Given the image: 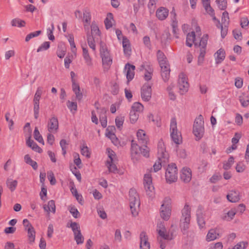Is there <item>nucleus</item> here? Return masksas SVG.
Wrapping results in <instances>:
<instances>
[{
	"instance_id": "4468645a",
	"label": "nucleus",
	"mask_w": 249,
	"mask_h": 249,
	"mask_svg": "<svg viewBox=\"0 0 249 249\" xmlns=\"http://www.w3.org/2000/svg\"><path fill=\"white\" fill-rule=\"evenodd\" d=\"M118 38L119 40L122 38V45L123 47L124 53L125 55L128 56L131 53V47L129 40L124 36H122V32H116Z\"/></svg>"
},
{
	"instance_id": "a878e982",
	"label": "nucleus",
	"mask_w": 249,
	"mask_h": 249,
	"mask_svg": "<svg viewBox=\"0 0 249 249\" xmlns=\"http://www.w3.org/2000/svg\"><path fill=\"white\" fill-rule=\"evenodd\" d=\"M91 15L90 12L87 10L83 11V16L82 17V20L83 22L84 27L85 30H89L91 21Z\"/></svg>"
},
{
	"instance_id": "c03bdc74",
	"label": "nucleus",
	"mask_w": 249,
	"mask_h": 249,
	"mask_svg": "<svg viewBox=\"0 0 249 249\" xmlns=\"http://www.w3.org/2000/svg\"><path fill=\"white\" fill-rule=\"evenodd\" d=\"M103 66L105 69L108 70L112 64V59L110 55L102 57Z\"/></svg>"
},
{
	"instance_id": "052dcab7",
	"label": "nucleus",
	"mask_w": 249,
	"mask_h": 249,
	"mask_svg": "<svg viewBox=\"0 0 249 249\" xmlns=\"http://www.w3.org/2000/svg\"><path fill=\"white\" fill-rule=\"evenodd\" d=\"M248 246L247 241H240L235 245L231 249H246Z\"/></svg>"
},
{
	"instance_id": "f3484780",
	"label": "nucleus",
	"mask_w": 249,
	"mask_h": 249,
	"mask_svg": "<svg viewBox=\"0 0 249 249\" xmlns=\"http://www.w3.org/2000/svg\"><path fill=\"white\" fill-rule=\"evenodd\" d=\"M220 237L219 230L217 228H211L208 230L205 236V241L207 242L213 241Z\"/></svg>"
},
{
	"instance_id": "0eeeda50",
	"label": "nucleus",
	"mask_w": 249,
	"mask_h": 249,
	"mask_svg": "<svg viewBox=\"0 0 249 249\" xmlns=\"http://www.w3.org/2000/svg\"><path fill=\"white\" fill-rule=\"evenodd\" d=\"M204 132V123L203 117L199 115L194 122L193 133L196 137V139L199 140L203 137Z\"/></svg>"
},
{
	"instance_id": "49530a36",
	"label": "nucleus",
	"mask_w": 249,
	"mask_h": 249,
	"mask_svg": "<svg viewBox=\"0 0 249 249\" xmlns=\"http://www.w3.org/2000/svg\"><path fill=\"white\" fill-rule=\"evenodd\" d=\"M153 72V69L151 67H148L144 70V78L145 80L148 81L152 78Z\"/></svg>"
},
{
	"instance_id": "9d476101",
	"label": "nucleus",
	"mask_w": 249,
	"mask_h": 249,
	"mask_svg": "<svg viewBox=\"0 0 249 249\" xmlns=\"http://www.w3.org/2000/svg\"><path fill=\"white\" fill-rule=\"evenodd\" d=\"M23 225L25 231L27 232L28 240L30 244H32L35 242L36 238V231L33 225L27 219L23 220Z\"/></svg>"
},
{
	"instance_id": "a18cd8bd",
	"label": "nucleus",
	"mask_w": 249,
	"mask_h": 249,
	"mask_svg": "<svg viewBox=\"0 0 249 249\" xmlns=\"http://www.w3.org/2000/svg\"><path fill=\"white\" fill-rule=\"evenodd\" d=\"M68 210L74 218H78L80 216V213L74 206H69Z\"/></svg>"
},
{
	"instance_id": "7c9ffc66",
	"label": "nucleus",
	"mask_w": 249,
	"mask_h": 249,
	"mask_svg": "<svg viewBox=\"0 0 249 249\" xmlns=\"http://www.w3.org/2000/svg\"><path fill=\"white\" fill-rule=\"evenodd\" d=\"M67 227L71 229L73 234L81 232L80 225L76 222L69 221L67 224Z\"/></svg>"
},
{
	"instance_id": "bb28decb",
	"label": "nucleus",
	"mask_w": 249,
	"mask_h": 249,
	"mask_svg": "<svg viewBox=\"0 0 249 249\" xmlns=\"http://www.w3.org/2000/svg\"><path fill=\"white\" fill-rule=\"evenodd\" d=\"M106 109L105 108L100 109L97 108V113L99 114V119L101 125L103 127H106L107 126V117L106 116Z\"/></svg>"
},
{
	"instance_id": "e433bc0d",
	"label": "nucleus",
	"mask_w": 249,
	"mask_h": 249,
	"mask_svg": "<svg viewBox=\"0 0 249 249\" xmlns=\"http://www.w3.org/2000/svg\"><path fill=\"white\" fill-rule=\"evenodd\" d=\"M239 101L244 107H246L249 105V97L245 93H242L239 96Z\"/></svg>"
},
{
	"instance_id": "f257e3e1",
	"label": "nucleus",
	"mask_w": 249,
	"mask_h": 249,
	"mask_svg": "<svg viewBox=\"0 0 249 249\" xmlns=\"http://www.w3.org/2000/svg\"><path fill=\"white\" fill-rule=\"evenodd\" d=\"M208 39V35L204 32H188L186 35V44L189 47H192L193 44L199 46L200 54L198 56L204 57Z\"/></svg>"
},
{
	"instance_id": "20e7f679",
	"label": "nucleus",
	"mask_w": 249,
	"mask_h": 249,
	"mask_svg": "<svg viewBox=\"0 0 249 249\" xmlns=\"http://www.w3.org/2000/svg\"><path fill=\"white\" fill-rule=\"evenodd\" d=\"M106 154L107 156V159L106 162V166L108 172L120 175H123V172L118 169L116 166L118 158L115 153L110 148H107L106 150Z\"/></svg>"
},
{
	"instance_id": "5fc2aeb1",
	"label": "nucleus",
	"mask_w": 249,
	"mask_h": 249,
	"mask_svg": "<svg viewBox=\"0 0 249 249\" xmlns=\"http://www.w3.org/2000/svg\"><path fill=\"white\" fill-rule=\"evenodd\" d=\"M129 121L131 124H135L137 122L139 118V115L137 114L133 111H130L129 112Z\"/></svg>"
},
{
	"instance_id": "c85d7f7f",
	"label": "nucleus",
	"mask_w": 249,
	"mask_h": 249,
	"mask_svg": "<svg viewBox=\"0 0 249 249\" xmlns=\"http://www.w3.org/2000/svg\"><path fill=\"white\" fill-rule=\"evenodd\" d=\"M168 10L163 7L158 8L156 11L157 17L161 20L165 19L168 16Z\"/></svg>"
},
{
	"instance_id": "f03ea898",
	"label": "nucleus",
	"mask_w": 249,
	"mask_h": 249,
	"mask_svg": "<svg viewBox=\"0 0 249 249\" xmlns=\"http://www.w3.org/2000/svg\"><path fill=\"white\" fill-rule=\"evenodd\" d=\"M158 160L156 161L153 166L152 170L154 172H157L160 171L162 167V163L168 162L169 159V155L166 150L165 146L162 140H160L158 143V152H157Z\"/></svg>"
},
{
	"instance_id": "4be33fe9",
	"label": "nucleus",
	"mask_w": 249,
	"mask_h": 249,
	"mask_svg": "<svg viewBox=\"0 0 249 249\" xmlns=\"http://www.w3.org/2000/svg\"><path fill=\"white\" fill-rule=\"evenodd\" d=\"M48 130L51 133H55L58 129V122L57 118L51 117L48 121Z\"/></svg>"
},
{
	"instance_id": "a211bd4d",
	"label": "nucleus",
	"mask_w": 249,
	"mask_h": 249,
	"mask_svg": "<svg viewBox=\"0 0 249 249\" xmlns=\"http://www.w3.org/2000/svg\"><path fill=\"white\" fill-rule=\"evenodd\" d=\"M140 249H150V244L148 235L145 231H142L140 234Z\"/></svg>"
},
{
	"instance_id": "ea45409f",
	"label": "nucleus",
	"mask_w": 249,
	"mask_h": 249,
	"mask_svg": "<svg viewBox=\"0 0 249 249\" xmlns=\"http://www.w3.org/2000/svg\"><path fill=\"white\" fill-rule=\"evenodd\" d=\"M72 90L75 94L76 97L78 100H81L82 98V93L81 91L80 87L78 84L72 85Z\"/></svg>"
},
{
	"instance_id": "680f3d73",
	"label": "nucleus",
	"mask_w": 249,
	"mask_h": 249,
	"mask_svg": "<svg viewBox=\"0 0 249 249\" xmlns=\"http://www.w3.org/2000/svg\"><path fill=\"white\" fill-rule=\"evenodd\" d=\"M50 47V43L49 42L45 41L42 43L37 48L36 52L37 53L43 52L47 50Z\"/></svg>"
},
{
	"instance_id": "09e8293b",
	"label": "nucleus",
	"mask_w": 249,
	"mask_h": 249,
	"mask_svg": "<svg viewBox=\"0 0 249 249\" xmlns=\"http://www.w3.org/2000/svg\"><path fill=\"white\" fill-rule=\"evenodd\" d=\"M172 209L171 199L169 197H165L161 202L160 208Z\"/></svg>"
},
{
	"instance_id": "9b49d317",
	"label": "nucleus",
	"mask_w": 249,
	"mask_h": 249,
	"mask_svg": "<svg viewBox=\"0 0 249 249\" xmlns=\"http://www.w3.org/2000/svg\"><path fill=\"white\" fill-rule=\"evenodd\" d=\"M101 39L100 32H91L88 35L87 41L88 45L93 51L96 50V44L102 43Z\"/></svg>"
},
{
	"instance_id": "dca6fc26",
	"label": "nucleus",
	"mask_w": 249,
	"mask_h": 249,
	"mask_svg": "<svg viewBox=\"0 0 249 249\" xmlns=\"http://www.w3.org/2000/svg\"><path fill=\"white\" fill-rule=\"evenodd\" d=\"M115 129L114 126H108L106 129V136L111 140L112 142L116 146H121L120 141L116 137V135L113 132Z\"/></svg>"
},
{
	"instance_id": "3c124183",
	"label": "nucleus",
	"mask_w": 249,
	"mask_h": 249,
	"mask_svg": "<svg viewBox=\"0 0 249 249\" xmlns=\"http://www.w3.org/2000/svg\"><path fill=\"white\" fill-rule=\"evenodd\" d=\"M124 116L122 115H119L115 118V124L117 127L119 129H121L123 126L124 121Z\"/></svg>"
},
{
	"instance_id": "338daca9",
	"label": "nucleus",
	"mask_w": 249,
	"mask_h": 249,
	"mask_svg": "<svg viewBox=\"0 0 249 249\" xmlns=\"http://www.w3.org/2000/svg\"><path fill=\"white\" fill-rule=\"evenodd\" d=\"M157 58L159 64L168 62L163 53L160 51H158L157 52Z\"/></svg>"
},
{
	"instance_id": "69168bd1",
	"label": "nucleus",
	"mask_w": 249,
	"mask_h": 249,
	"mask_svg": "<svg viewBox=\"0 0 249 249\" xmlns=\"http://www.w3.org/2000/svg\"><path fill=\"white\" fill-rule=\"evenodd\" d=\"M25 22L23 20H21L18 18H15L13 19L11 21V25L13 26H17V27H23L25 25Z\"/></svg>"
},
{
	"instance_id": "f8f14e48",
	"label": "nucleus",
	"mask_w": 249,
	"mask_h": 249,
	"mask_svg": "<svg viewBox=\"0 0 249 249\" xmlns=\"http://www.w3.org/2000/svg\"><path fill=\"white\" fill-rule=\"evenodd\" d=\"M178 88L180 94H183L188 90L189 85L188 79L185 74L181 73L178 76Z\"/></svg>"
},
{
	"instance_id": "412c9836",
	"label": "nucleus",
	"mask_w": 249,
	"mask_h": 249,
	"mask_svg": "<svg viewBox=\"0 0 249 249\" xmlns=\"http://www.w3.org/2000/svg\"><path fill=\"white\" fill-rule=\"evenodd\" d=\"M192 177V171L188 167H183L180 171V179L185 183L189 182Z\"/></svg>"
},
{
	"instance_id": "1a4fd4ad",
	"label": "nucleus",
	"mask_w": 249,
	"mask_h": 249,
	"mask_svg": "<svg viewBox=\"0 0 249 249\" xmlns=\"http://www.w3.org/2000/svg\"><path fill=\"white\" fill-rule=\"evenodd\" d=\"M165 178L167 183L171 184L177 181L178 178V170L175 163L169 164L165 171Z\"/></svg>"
},
{
	"instance_id": "864d4df0",
	"label": "nucleus",
	"mask_w": 249,
	"mask_h": 249,
	"mask_svg": "<svg viewBox=\"0 0 249 249\" xmlns=\"http://www.w3.org/2000/svg\"><path fill=\"white\" fill-rule=\"evenodd\" d=\"M74 239L77 245L82 244L84 243V237L82 234L81 231L73 234Z\"/></svg>"
},
{
	"instance_id": "0e129e2a",
	"label": "nucleus",
	"mask_w": 249,
	"mask_h": 249,
	"mask_svg": "<svg viewBox=\"0 0 249 249\" xmlns=\"http://www.w3.org/2000/svg\"><path fill=\"white\" fill-rule=\"evenodd\" d=\"M206 12L209 14L211 17L213 18V19H215V17L214 16V10L210 5V3L206 4L203 6Z\"/></svg>"
},
{
	"instance_id": "cd10ccee",
	"label": "nucleus",
	"mask_w": 249,
	"mask_h": 249,
	"mask_svg": "<svg viewBox=\"0 0 249 249\" xmlns=\"http://www.w3.org/2000/svg\"><path fill=\"white\" fill-rule=\"evenodd\" d=\"M26 144L28 146L31 147L34 151L40 153L42 152V149L39 147L34 141L31 140V132L29 136L26 139Z\"/></svg>"
},
{
	"instance_id": "603ef678",
	"label": "nucleus",
	"mask_w": 249,
	"mask_h": 249,
	"mask_svg": "<svg viewBox=\"0 0 249 249\" xmlns=\"http://www.w3.org/2000/svg\"><path fill=\"white\" fill-rule=\"evenodd\" d=\"M66 53V48L65 47L62 45H59L56 51L57 56L60 58H63L65 55Z\"/></svg>"
},
{
	"instance_id": "c756f323",
	"label": "nucleus",
	"mask_w": 249,
	"mask_h": 249,
	"mask_svg": "<svg viewBox=\"0 0 249 249\" xmlns=\"http://www.w3.org/2000/svg\"><path fill=\"white\" fill-rule=\"evenodd\" d=\"M227 198L231 202H236L240 199L239 193L235 190H231L227 195Z\"/></svg>"
},
{
	"instance_id": "7ed1b4c3",
	"label": "nucleus",
	"mask_w": 249,
	"mask_h": 249,
	"mask_svg": "<svg viewBox=\"0 0 249 249\" xmlns=\"http://www.w3.org/2000/svg\"><path fill=\"white\" fill-rule=\"evenodd\" d=\"M141 155L147 158L150 155V149L146 145L140 147L134 140L131 141V157L133 162L141 160Z\"/></svg>"
},
{
	"instance_id": "de8ad7c7",
	"label": "nucleus",
	"mask_w": 249,
	"mask_h": 249,
	"mask_svg": "<svg viewBox=\"0 0 249 249\" xmlns=\"http://www.w3.org/2000/svg\"><path fill=\"white\" fill-rule=\"evenodd\" d=\"M175 88L174 85L171 84L167 88V91L168 93L169 98L172 100H175L176 98V95L174 91Z\"/></svg>"
},
{
	"instance_id": "39448f33",
	"label": "nucleus",
	"mask_w": 249,
	"mask_h": 249,
	"mask_svg": "<svg viewBox=\"0 0 249 249\" xmlns=\"http://www.w3.org/2000/svg\"><path fill=\"white\" fill-rule=\"evenodd\" d=\"M128 200L131 215L133 217H136L139 215L141 202L140 197L136 190H130Z\"/></svg>"
},
{
	"instance_id": "423d86ee",
	"label": "nucleus",
	"mask_w": 249,
	"mask_h": 249,
	"mask_svg": "<svg viewBox=\"0 0 249 249\" xmlns=\"http://www.w3.org/2000/svg\"><path fill=\"white\" fill-rule=\"evenodd\" d=\"M191 207L185 205L181 211L179 226L182 231H187L190 226L191 221Z\"/></svg>"
},
{
	"instance_id": "58836bf2",
	"label": "nucleus",
	"mask_w": 249,
	"mask_h": 249,
	"mask_svg": "<svg viewBox=\"0 0 249 249\" xmlns=\"http://www.w3.org/2000/svg\"><path fill=\"white\" fill-rule=\"evenodd\" d=\"M6 185L11 191H15L18 185V181L12 178H8L6 181Z\"/></svg>"
},
{
	"instance_id": "b1692460",
	"label": "nucleus",
	"mask_w": 249,
	"mask_h": 249,
	"mask_svg": "<svg viewBox=\"0 0 249 249\" xmlns=\"http://www.w3.org/2000/svg\"><path fill=\"white\" fill-rule=\"evenodd\" d=\"M236 210L234 208L231 209L228 211H225L221 215L222 219L226 221H231L234 217L236 213Z\"/></svg>"
},
{
	"instance_id": "774afa93",
	"label": "nucleus",
	"mask_w": 249,
	"mask_h": 249,
	"mask_svg": "<svg viewBox=\"0 0 249 249\" xmlns=\"http://www.w3.org/2000/svg\"><path fill=\"white\" fill-rule=\"evenodd\" d=\"M246 166L243 161L238 162L236 166L235 169L238 173H242L246 169Z\"/></svg>"
},
{
	"instance_id": "5701e85b",
	"label": "nucleus",
	"mask_w": 249,
	"mask_h": 249,
	"mask_svg": "<svg viewBox=\"0 0 249 249\" xmlns=\"http://www.w3.org/2000/svg\"><path fill=\"white\" fill-rule=\"evenodd\" d=\"M214 60L216 64L221 63L225 58L226 52L225 50L221 48L218 50L213 55Z\"/></svg>"
},
{
	"instance_id": "72a5a7b5",
	"label": "nucleus",
	"mask_w": 249,
	"mask_h": 249,
	"mask_svg": "<svg viewBox=\"0 0 249 249\" xmlns=\"http://www.w3.org/2000/svg\"><path fill=\"white\" fill-rule=\"evenodd\" d=\"M68 40L70 45L71 50L72 52L71 56L73 57V56L76 57V52H77V48L76 47L75 43H74V37L72 35H69L68 36Z\"/></svg>"
},
{
	"instance_id": "2eb2a0df",
	"label": "nucleus",
	"mask_w": 249,
	"mask_h": 249,
	"mask_svg": "<svg viewBox=\"0 0 249 249\" xmlns=\"http://www.w3.org/2000/svg\"><path fill=\"white\" fill-rule=\"evenodd\" d=\"M141 94L143 101L148 102L150 101L152 96L151 86L148 83L144 84L141 88Z\"/></svg>"
},
{
	"instance_id": "bf43d9fd",
	"label": "nucleus",
	"mask_w": 249,
	"mask_h": 249,
	"mask_svg": "<svg viewBox=\"0 0 249 249\" xmlns=\"http://www.w3.org/2000/svg\"><path fill=\"white\" fill-rule=\"evenodd\" d=\"M223 244L221 242H217L210 244L207 249H223Z\"/></svg>"
},
{
	"instance_id": "6ab92c4d",
	"label": "nucleus",
	"mask_w": 249,
	"mask_h": 249,
	"mask_svg": "<svg viewBox=\"0 0 249 249\" xmlns=\"http://www.w3.org/2000/svg\"><path fill=\"white\" fill-rule=\"evenodd\" d=\"M160 73L164 81H167L170 77V68L168 62L160 64Z\"/></svg>"
},
{
	"instance_id": "6e6d98bb",
	"label": "nucleus",
	"mask_w": 249,
	"mask_h": 249,
	"mask_svg": "<svg viewBox=\"0 0 249 249\" xmlns=\"http://www.w3.org/2000/svg\"><path fill=\"white\" fill-rule=\"evenodd\" d=\"M152 175L150 172L146 173L144 175L143 177V184L144 186L152 184Z\"/></svg>"
},
{
	"instance_id": "4c0bfd02",
	"label": "nucleus",
	"mask_w": 249,
	"mask_h": 249,
	"mask_svg": "<svg viewBox=\"0 0 249 249\" xmlns=\"http://www.w3.org/2000/svg\"><path fill=\"white\" fill-rule=\"evenodd\" d=\"M113 18L112 14L109 13L107 15V17L105 20V24L107 30H108L112 26Z\"/></svg>"
},
{
	"instance_id": "aec40b11",
	"label": "nucleus",
	"mask_w": 249,
	"mask_h": 249,
	"mask_svg": "<svg viewBox=\"0 0 249 249\" xmlns=\"http://www.w3.org/2000/svg\"><path fill=\"white\" fill-rule=\"evenodd\" d=\"M197 223L200 229H205L206 221L205 220V215L201 209H198L196 211Z\"/></svg>"
},
{
	"instance_id": "393cba45",
	"label": "nucleus",
	"mask_w": 249,
	"mask_h": 249,
	"mask_svg": "<svg viewBox=\"0 0 249 249\" xmlns=\"http://www.w3.org/2000/svg\"><path fill=\"white\" fill-rule=\"evenodd\" d=\"M135 66L130 64H126L125 66L124 71L126 73V76L127 79V82L132 80L135 74Z\"/></svg>"
},
{
	"instance_id": "6e6552de",
	"label": "nucleus",
	"mask_w": 249,
	"mask_h": 249,
	"mask_svg": "<svg viewBox=\"0 0 249 249\" xmlns=\"http://www.w3.org/2000/svg\"><path fill=\"white\" fill-rule=\"evenodd\" d=\"M170 133L172 140L177 145L182 143V136L177 127V123L175 118H172L170 124Z\"/></svg>"
},
{
	"instance_id": "ddd939ff",
	"label": "nucleus",
	"mask_w": 249,
	"mask_h": 249,
	"mask_svg": "<svg viewBox=\"0 0 249 249\" xmlns=\"http://www.w3.org/2000/svg\"><path fill=\"white\" fill-rule=\"evenodd\" d=\"M157 231L160 237L166 240H171L173 239V234L169 230H167L162 223L158 224Z\"/></svg>"
},
{
	"instance_id": "c9c22d12",
	"label": "nucleus",
	"mask_w": 249,
	"mask_h": 249,
	"mask_svg": "<svg viewBox=\"0 0 249 249\" xmlns=\"http://www.w3.org/2000/svg\"><path fill=\"white\" fill-rule=\"evenodd\" d=\"M43 209L47 213L52 212L54 213L55 212V205L53 200L49 201L47 204L44 205Z\"/></svg>"
},
{
	"instance_id": "e2e57ef3",
	"label": "nucleus",
	"mask_w": 249,
	"mask_h": 249,
	"mask_svg": "<svg viewBox=\"0 0 249 249\" xmlns=\"http://www.w3.org/2000/svg\"><path fill=\"white\" fill-rule=\"evenodd\" d=\"M81 153L82 155L86 157L87 158H89L90 157V151L86 144H83L81 147Z\"/></svg>"
},
{
	"instance_id": "4d7b16f0",
	"label": "nucleus",
	"mask_w": 249,
	"mask_h": 249,
	"mask_svg": "<svg viewBox=\"0 0 249 249\" xmlns=\"http://www.w3.org/2000/svg\"><path fill=\"white\" fill-rule=\"evenodd\" d=\"M100 51L101 56L102 58L105 57V56H107L108 55H110L109 53L106 45L103 43H101Z\"/></svg>"
},
{
	"instance_id": "13d9d810",
	"label": "nucleus",
	"mask_w": 249,
	"mask_h": 249,
	"mask_svg": "<svg viewBox=\"0 0 249 249\" xmlns=\"http://www.w3.org/2000/svg\"><path fill=\"white\" fill-rule=\"evenodd\" d=\"M146 194L150 197H152L154 194V187L153 185L149 184L147 185L144 186Z\"/></svg>"
},
{
	"instance_id": "2f4dec72",
	"label": "nucleus",
	"mask_w": 249,
	"mask_h": 249,
	"mask_svg": "<svg viewBox=\"0 0 249 249\" xmlns=\"http://www.w3.org/2000/svg\"><path fill=\"white\" fill-rule=\"evenodd\" d=\"M137 137L139 142L142 143H146L148 141V137L144 130L139 129L137 132Z\"/></svg>"
},
{
	"instance_id": "473e14b6",
	"label": "nucleus",
	"mask_w": 249,
	"mask_h": 249,
	"mask_svg": "<svg viewBox=\"0 0 249 249\" xmlns=\"http://www.w3.org/2000/svg\"><path fill=\"white\" fill-rule=\"evenodd\" d=\"M172 209L160 208V217L164 220H168L171 215Z\"/></svg>"
},
{
	"instance_id": "a19ab883",
	"label": "nucleus",
	"mask_w": 249,
	"mask_h": 249,
	"mask_svg": "<svg viewBox=\"0 0 249 249\" xmlns=\"http://www.w3.org/2000/svg\"><path fill=\"white\" fill-rule=\"evenodd\" d=\"M24 161L27 164L30 165L34 169L36 170L37 168V164L36 162L32 160L29 155H25L24 157Z\"/></svg>"
},
{
	"instance_id": "8fccbe9b",
	"label": "nucleus",
	"mask_w": 249,
	"mask_h": 249,
	"mask_svg": "<svg viewBox=\"0 0 249 249\" xmlns=\"http://www.w3.org/2000/svg\"><path fill=\"white\" fill-rule=\"evenodd\" d=\"M34 137L36 140L38 142L44 144V141L42 136L40 135L37 127H36L34 132Z\"/></svg>"
},
{
	"instance_id": "37998d69",
	"label": "nucleus",
	"mask_w": 249,
	"mask_h": 249,
	"mask_svg": "<svg viewBox=\"0 0 249 249\" xmlns=\"http://www.w3.org/2000/svg\"><path fill=\"white\" fill-rule=\"evenodd\" d=\"M234 162V159L232 156H230L227 160L223 162V168L225 170H229L231 168L232 164Z\"/></svg>"
},
{
	"instance_id": "f704fd0d",
	"label": "nucleus",
	"mask_w": 249,
	"mask_h": 249,
	"mask_svg": "<svg viewBox=\"0 0 249 249\" xmlns=\"http://www.w3.org/2000/svg\"><path fill=\"white\" fill-rule=\"evenodd\" d=\"M143 109L144 107L141 103L135 102L132 104L130 110L139 115L140 113L143 112Z\"/></svg>"
},
{
	"instance_id": "79ce46f5",
	"label": "nucleus",
	"mask_w": 249,
	"mask_h": 249,
	"mask_svg": "<svg viewBox=\"0 0 249 249\" xmlns=\"http://www.w3.org/2000/svg\"><path fill=\"white\" fill-rule=\"evenodd\" d=\"M171 16L172 17V23H171V26L172 27L173 31H176L177 30H178V21L176 19V14L175 12V11L173 10L172 12H171Z\"/></svg>"
}]
</instances>
